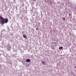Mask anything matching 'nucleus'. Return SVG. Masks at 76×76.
<instances>
[{"mask_svg":"<svg viewBox=\"0 0 76 76\" xmlns=\"http://www.w3.org/2000/svg\"><path fill=\"white\" fill-rule=\"evenodd\" d=\"M69 16H71V15H72V14H71V13H70L69 14Z\"/></svg>","mask_w":76,"mask_h":76,"instance_id":"obj_9","label":"nucleus"},{"mask_svg":"<svg viewBox=\"0 0 76 76\" xmlns=\"http://www.w3.org/2000/svg\"><path fill=\"white\" fill-rule=\"evenodd\" d=\"M35 0V1L36 0Z\"/></svg>","mask_w":76,"mask_h":76,"instance_id":"obj_10","label":"nucleus"},{"mask_svg":"<svg viewBox=\"0 0 76 76\" xmlns=\"http://www.w3.org/2000/svg\"><path fill=\"white\" fill-rule=\"evenodd\" d=\"M63 47H60V48H59V49H60V50H62V49H63Z\"/></svg>","mask_w":76,"mask_h":76,"instance_id":"obj_4","label":"nucleus"},{"mask_svg":"<svg viewBox=\"0 0 76 76\" xmlns=\"http://www.w3.org/2000/svg\"><path fill=\"white\" fill-rule=\"evenodd\" d=\"M23 37L24 38H27V37L26 35H23Z\"/></svg>","mask_w":76,"mask_h":76,"instance_id":"obj_3","label":"nucleus"},{"mask_svg":"<svg viewBox=\"0 0 76 76\" xmlns=\"http://www.w3.org/2000/svg\"><path fill=\"white\" fill-rule=\"evenodd\" d=\"M42 63L43 64H45V61H42Z\"/></svg>","mask_w":76,"mask_h":76,"instance_id":"obj_5","label":"nucleus"},{"mask_svg":"<svg viewBox=\"0 0 76 76\" xmlns=\"http://www.w3.org/2000/svg\"><path fill=\"white\" fill-rule=\"evenodd\" d=\"M7 49H8V50H10V48H7Z\"/></svg>","mask_w":76,"mask_h":76,"instance_id":"obj_6","label":"nucleus"},{"mask_svg":"<svg viewBox=\"0 0 76 76\" xmlns=\"http://www.w3.org/2000/svg\"><path fill=\"white\" fill-rule=\"evenodd\" d=\"M36 30H38L39 29V28H36Z\"/></svg>","mask_w":76,"mask_h":76,"instance_id":"obj_8","label":"nucleus"},{"mask_svg":"<svg viewBox=\"0 0 76 76\" xmlns=\"http://www.w3.org/2000/svg\"><path fill=\"white\" fill-rule=\"evenodd\" d=\"M63 20H66V18H63Z\"/></svg>","mask_w":76,"mask_h":76,"instance_id":"obj_7","label":"nucleus"},{"mask_svg":"<svg viewBox=\"0 0 76 76\" xmlns=\"http://www.w3.org/2000/svg\"><path fill=\"white\" fill-rule=\"evenodd\" d=\"M0 19L1 20V22L2 25H4V23H7V22H9V20L8 19L6 18L5 19L4 18H3V17L1 16H0Z\"/></svg>","mask_w":76,"mask_h":76,"instance_id":"obj_1","label":"nucleus"},{"mask_svg":"<svg viewBox=\"0 0 76 76\" xmlns=\"http://www.w3.org/2000/svg\"><path fill=\"white\" fill-rule=\"evenodd\" d=\"M26 62L27 63H29V62H30V59H27L26 60Z\"/></svg>","mask_w":76,"mask_h":76,"instance_id":"obj_2","label":"nucleus"}]
</instances>
